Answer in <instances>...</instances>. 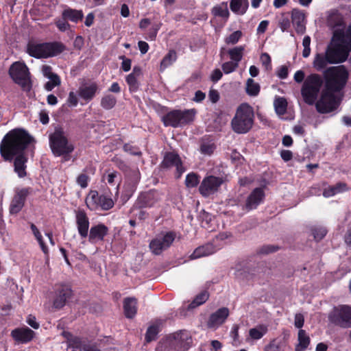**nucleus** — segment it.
<instances>
[{"instance_id": "1", "label": "nucleus", "mask_w": 351, "mask_h": 351, "mask_svg": "<svg viewBox=\"0 0 351 351\" xmlns=\"http://www.w3.org/2000/svg\"><path fill=\"white\" fill-rule=\"evenodd\" d=\"M351 49V34L349 26L346 30L337 29L333 32L330 43L325 53L315 54L313 65L318 71L326 68L328 64H341L347 60Z\"/></svg>"}, {"instance_id": "2", "label": "nucleus", "mask_w": 351, "mask_h": 351, "mask_svg": "<svg viewBox=\"0 0 351 351\" xmlns=\"http://www.w3.org/2000/svg\"><path fill=\"white\" fill-rule=\"evenodd\" d=\"M34 138L23 128H14L9 131L0 143V154L5 161L11 162L16 155L25 154Z\"/></svg>"}, {"instance_id": "3", "label": "nucleus", "mask_w": 351, "mask_h": 351, "mask_svg": "<svg viewBox=\"0 0 351 351\" xmlns=\"http://www.w3.org/2000/svg\"><path fill=\"white\" fill-rule=\"evenodd\" d=\"M326 90L338 93L346 86L349 78V73L344 65L330 66L323 73Z\"/></svg>"}, {"instance_id": "4", "label": "nucleus", "mask_w": 351, "mask_h": 351, "mask_svg": "<svg viewBox=\"0 0 351 351\" xmlns=\"http://www.w3.org/2000/svg\"><path fill=\"white\" fill-rule=\"evenodd\" d=\"M254 111L247 103L240 104L231 121L232 130L237 134H246L253 127Z\"/></svg>"}, {"instance_id": "5", "label": "nucleus", "mask_w": 351, "mask_h": 351, "mask_svg": "<svg viewBox=\"0 0 351 351\" xmlns=\"http://www.w3.org/2000/svg\"><path fill=\"white\" fill-rule=\"evenodd\" d=\"M49 143L52 154L56 157L62 156L65 161L70 159V155L75 149L61 127L56 128L54 132L49 134Z\"/></svg>"}, {"instance_id": "6", "label": "nucleus", "mask_w": 351, "mask_h": 351, "mask_svg": "<svg viewBox=\"0 0 351 351\" xmlns=\"http://www.w3.org/2000/svg\"><path fill=\"white\" fill-rule=\"evenodd\" d=\"M65 50V46L60 42L36 43L29 42L27 53L37 59L54 57Z\"/></svg>"}, {"instance_id": "7", "label": "nucleus", "mask_w": 351, "mask_h": 351, "mask_svg": "<svg viewBox=\"0 0 351 351\" xmlns=\"http://www.w3.org/2000/svg\"><path fill=\"white\" fill-rule=\"evenodd\" d=\"M8 74L23 91L29 93L32 89L31 73L25 62L16 61L9 68Z\"/></svg>"}, {"instance_id": "8", "label": "nucleus", "mask_w": 351, "mask_h": 351, "mask_svg": "<svg viewBox=\"0 0 351 351\" xmlns=\"http://www.w3.org/2000/svg\"><path fill=\"white\" fill-rule=\"evenodd\" d=\"M195 108L172 110L162 117L161 121L165 127L178 128L191 123L195 117Z\"/></svg>"}, {"instance_id": "9", "label": "nucleus", "mask_w": 351, "mask_h": 351, "mask_svg": "<svg viewBox=\"0 0 351 351\" xmlns=\"http://www.w3.org/2000/svg\"><path fill=\"white\" fill-rule=\"evenodd\" d=\"M322 83V79L319 74L313 73L307 76L301 89V95L305 103L309 105L314 104Z\"/></svg>"}, {"instance_id": "10", "label": "nucleus", "mask_w": 351, "mask_h": 351, "mask_svg": "<svg viewBox=\"0 0 351 351\" xmlns=\"http://www.w3.org/2000/svg\"><path fill=\"white\" fill-rule=\"evenodd\" d=\"M330 323L343 328H351V306L339 305L335 306L328 315Z\"/></svg>"}, {"instance_id": "11", "label": "nucleus", "mask_w": 351, "mask_h": 351, "mask_svg": "<svg viewBox=\"0 0 351 351\" xmlns=\"http://www.w3.org/2000/svg\"><path fill=\"white\" fill-rule=\"evenodd\" d=\"M334 92L326 90L322 95L320 99L316 104L317 110L322 114H326L337 110L340 106L342 100Z\"/></svg>"}, {"instance_id": "12", "label": "nucleus", "mask_w": 351, "mask_h": 351, "mask_svg": "<svg viewBox=\"0 0 351 351\" xmlns=\"http://www.w3.org/2000/svg\"><path fill=\"white\" fill-rule=\"evenodd\" d=\"M73 295V291L69 284L56 285L53 295V307L58 310L62 308Z\"/></svg>"}, {"instance_id": "13", "label": "nucleus", "mask_w": 351, "mask_h": 351, "mask_svg": "<svg viewBox=\"0 0 351 351\" xmlns=\"http://www.w3.org/2000/svg\"><path fill=\"white\" fill-rule=\"evenodd\" d=\"M161 169L167 170L172 167H176V178H180L185 171L182 159L179 154L176 152H165L162 162L159 165Z\"/></svg>"}, {"instance_id": "14", "label": "nucleus", "mask_w": 351, "mask_h": 351, "mask_svg": "<svg viewBox=\"0 0 351 351\" xmlns=\"http://www.w3.org/2000/svg\"><path fill=\"white\" fill-rule=\"evenodd\" d=\"M32 193L33 189L29 186L16 189L10 204V213L11 215H17L24 207L27 197L32 195Z\"/></svg>"}, {"instance_id": "15", "label": "nucleus", "mask_w": 351, "mask_h": 351, "mask_svg": "<svg viewBox=\"0 0 351 351\" xmlns=\"http://www.w3.org/2000/svg\"><path fill=\"white\" fill-rule=\"evenodd\" d=\"M175 239L176 234L174 232H167L162 237L153 239L149 243V247L152 254L160 255L171 245Z\"/></svg>"}, {"instance_id": "16", "label": "nucleus", "mask_w": 351, "mask_h": 351, "mask_svg": "<svg viewBox=\"0 0 351 351\" xmlns=\"http://www.w3.org/2000/svg\"><path fill=\"white\" fill-rule=\"evenodd\" d=\"M223 183L221 177L208 176L205 177L199 186V192L203 197H208L219 191Z\"/></svg>"}, {"instance_id": "17", "label": "nucleus", "mask_w": 351, "mask_h": 351, "mask_svg": "<svg viewBox=\"0 0 351 351\" xmlns=\"http://www.w3.org/2000/svg\"><path fill=\"white\" fill-rule=\"evenodd\" d=\"M36 332L27 326L18 327L10 332V337L14 341L15 344H27L31 342L35 337Z\"/></svg>"}, {"instance_id": "18", "label": "nucleus", "mask_w": 351, "mask_h": 351, "mask_svg": "<svg viewBox=\"0 0 351 351\" xmlns=\"http://www.w3.org/2000/svg\"><path fill=\"white\" fill-rule=\"evenodd\" d=\"M159 200L158 193L155 190L141 193L135 202L134 206L137 208H151Z\"/></svg>"}, {"instance_id": "19", "label": "nucleus", "mask_w": 351, "mask_h": 351, "mask_svg": "<svg viewBox=\"0 0 351 351\" xmlns=\"http://www.w3.org/2000/svg\"><path fill=\"white\" fill-rule=\"evenodd\" d=\"M108 232L109 228L104 223H99L93 225L88 233V241L92 244L104 241Z\"/></svg>"}, {"instance_id": "20", "label": "nucleus", "mask_w": 351, "mask_h": 351, "mask_svg": "<svg viewBox=\"0 0 351 351\" xmlns=\"http://www.w3.org/2000/svg\"><path fill=\"white\" fill-rule=\"evenodd\" d=\"M192 338L186 331H180L174 335L173 346L176 351H187L191 346Z\"/></svg>"}, {"instance_id": "21", "label": "nucleus", "mask_w": 351, "mask_h": 351, "mask_svg": "<svg viewBox=\"0 0 351 351\" xmlns=\"http://www.w3.org/2000/svg\"><path fill=\"white\" fill-rule=\"evenodd\" d=\"M265 198V192L262 188H255L247 197L245 208L247 210L256 209L258 206L263 201Z\"/></svg>"}, {"instance_id": "22", "label": "nucleus", "mask_w": 351, "mask_h": 351, "mask_svg": "<svg viewBox=\"0 0 351 351\" xmlns=\"http://www.w3.org/2000/svg\"><path fill=\"white\" fill-rule=\"evenodd\" d=\"M76 225L77 231L82 239L86 238L89 232V219L84 210L76 212Z\"/></svg>"}, {"instance_id": "23", "label": "nucleus", "mask_w": 351, "mask_h": 351, "mask_svg": "<svg viewBox=\"0 0 351 351\" xmlns=\"http://www.w3.org/2000/svg\"><path fill=\"white\" fill-rule=\"evenodd\" d=\"M229 315V310L228 308L222 307L219 308L216 312L212 313L207 322L209 328H214L222 324Z\"/></svg>"}, {"instance_id": "24", "label": "nucleus", "mask_w": 351, "mask_h": 351, "mask_svg": "<svg viewBox=\"0 0 351 351\" xmlns=\"http://www.w3.org/2000/svg\"><path fill=\"white\" fill-rule=\"evenodd\" d=\"M304 19L305 15L302 11L298 9H293L291 11V22L295 27V32L298 34H303L305 32Z\"/></svg>"}, {"instance_id": "25", "label": "nucleus", "mask_w": 351, "mask_h": 351, "mask_svg": "<svg viewBox=\"0 0 351 351\" xmlns=\"http://www.w3.org/2000/svg\"><path fill=\"white\" fill-rule=\"evenodd\" d=\"M27 157L25 154L16 155L12 160H14V172L21 178L27 176L26 163L27 162Z\"/></svg>"}, {"instance_id": "26", "label": "nucleus", "mask_w": 351, "mask_h": 351, "mask_svg": "<svg viewBox=\"0 0 351 351\" xmlns=\"http://www.w3.org/2000/svg\"><path fill=\"white\" fill-rule=\"evenodd\" d=\"M138 301L136 298L128 297L123 300V311L125 316L128 319H132L137 313Z\"/></svg>"}, {"instance_id": "27", "label": "nucleus", "mask_w": 351, "mask_h": 351, "mask_svg": "<svg viewBox=\"0 0 351 351\" xmlns=\"http://www.w3.org/2000/svg\"><path fill=\"white\" fill-rule=\"evenodd\" d=\"M216 252L215 246L212 243H206L197 247L190 256L191 259H196L214 254Z\"/></svg>"}, {"instance_id": "28", "label": "nucleus", "mask_w": 351, "mask_h": 351, "mask_svg": "<svg viewBox=\"0 0 351 351\" xmlns=\"http://www.w3.org/2000/svg\"><path fill=\"white\" fill-rule=\"evenodd\" d=\"M350 188L348 184L345 182H339L336 184L329 186L323 191V195L325 197H330L338 193H341L346 191H348Z\"/></svg>"}, {"instance_id": "29", "label": "nucleus", "mask_w": 351, "mask_h": 351, "mask_svg": "<svg viewBox=\"0 0 351 351\" xmlns=\"http://www.w3.org/2000/svg\"><path fill=\"white\" fill-rule=\"evenodd\" d=\"M298 343L295 345V351H305L311 343V339L306 330L300 329L298 333Z\"/></svg>"}, {"instance_id": "30", "label": "nucleus", "mask_w": 351, "mask_h": 351, "mask_svg": "<svg viewBox=\"0 0 351 351\" xmlns=\"http://www.w3.org/2000/svg\"><path fill=\"white\" fill-rule=\"evenodd\" d=\"M97 89V84L93 82L88 86L81 87L79 89V95L86 101H90L95 97Z\"/></svg>"}, {"instance_id": "31", "label": "nucleus", "mask_w": 351, "mask_h": 351, "mask_svg": "<svg viewBox=\"0 0 351 351\" xmlns=\"http://www.w3.org/2000/svg\"><path fill=\"white\" fill-rule=\"evenodd\" d=\"M211 14L215 17H220L228 20L230 16V12L228 8V2H221L215 5L211 9Z\"/></svg>"}, {"instance_id": "32", "label": "nucleus", "mask_w": 351, "mask_h": 351, "mask_svg": "<svg viewBox=\"0 0 351 351\" xmlns=\"http://www.w3.org/2000/svg\"><path fill=\"white\" fill-rule=\"evenodd\" d=\"M230 10L236 14H244L248 9V0H231Z\"/></svg>"}, {"instance_id": "33", "label": "nucleus", "mask_w": 351, "mask_h": 351, "mask_svg": "<svg viewBox=\"0 0 351 351\" xmlns=\"http://www.w3.org/2000/svg\"><path fill=\"white\" fill-rule=\"evenodd\" d=\"M84 14L82 10H77L71 8L66 9L62 12L64 19L69 20L74 23H78L83 19Z\"/></svg>"}, {"instance_id": "34", "label": "nucleus", "mask_w": 351, "mask_h": 351, "mask_svg": "<svg viewBox=\"0 0 351 351\" xmlns=\"http://www.w3.org/2000/svg\"><path fill=\"white\" fill-rule=\"evenodd\" d=\"M177 58L176 51L174 49H170L161 60L160 70L162 71L171 66L176 61Z\"/></svg>"}, {"instance_id": "35", "label": "nucleus", "mask_w": 351, "mask_h": 351, "mask_svg": "<svg viewBox=\"0 0 351 351\" xmlns=\"http://www.w3.org/2000/svg\"><path fill=\"white\" fill-rule=\"evenodd\" d=\"M268 331L267 326L265 324H259L255 328H252L249 330L250 337L254 340L261 339Z\"/></svg>"}, {"instance_id": "36", "label": "nucleus", "mask_w": 351, "mask_h": 351, "mask_svg": "<svg viewBox=\"0 0 351 351\" xmlns=\"http://www.w3.org/2000/svg\"><path fill=\"white\" fill-rule=\"evenodd\" d=\"M244 50L245 48L243 46H238L228 49L227 53L232 62L239 64V62L242 60Z\"/></svg>"}, {"instance_id": "37", "label": "nucleus", "mask_w": 351, "mask_h": 351, "mask_svg": "<svg viewBox=\"0 0 351 351\" xmlns=\"http://www.w3.org/2000/svg\"><path fill=\"white\" fill-rule=\"evenodd\" d=\"M103 180H106L111 186H114L117 184L119 186L121 181V174L116 171H108L104 175Z\"/></svg>"}, {"instance_id": "38", "label": "nucleus", "mask_w": 351, "mask_h": 351, "mask_svg": "<svg viewBox=\"0 0 351 351\" xmlns=\"http://www.w3.org/2000/svg\"><path fill=\"white\" fill-rule=\"evenodd\" d=\"M245 90L248 95L255 97L259 94L261 87L260 85L257 82H255L253 79L249 78L246 82Z\"/></svg>"}, {"instance_id": "39", "label": "nucleus", "mask_w": 351, "mask_h": 351, "mask_svg": "<svg viewBox=\"0 0 351 351\" xmlns=\"http://www.w3.org/2000/svg\"><path fill=\"white\" fill-rule=\"evenodd\" d=\"M276 112L279 115H283L287 112V101L285 97H278L275 99L274 102Z\"/></svg>"}, {"instance_id": "40", "label": "nucleus", "mask_w": 351, "mask_h": 351, "mask_svg": "<svg viewBox=\"0 0 351 351\" xmlns=\"http://www.w3.org/2000/svg\"><path fill=\"white\" fill-rule=\"evenodd\" d=\"M117 104L116 97L110 94L106 95L102 97L100 105L105 110H110Z\"/></svg>"}, {"instance_id": "41", "label": "nucleus", "mask_w": 351, "mask_h": 351, "mask_svg": "<svg viewBox=\"0 0 351 351\" xmlns=\"http://www.w3.org/2000/svg\"><path fill=\"white\" fill-rule=\"evenodd\" d=\"M311 231L315 241L317 242L322 240L328 233V230L324 226H313Z\"/></svg>"}, {"instance_id": "42", "label": "nucleus", "mask_w": 351, "mask_h": 351, "mask_svg": "<svg viewBox=\"0 0 351 351\" xmlns=\"http://www.w3.org/2000/svg\"><path fill=\"white\" fill-rule=\"evenodd\" d=\"M209 294L208 291H204L197 294L193 302L189 304V307L191 308H195L199 305L203 304L208 299Z\"/></svg>"}, {"instance_id": "43", "label": "nucleus", "mask_w": 351, "mask_h": 351, "mask_svg": "<svg viewBox=\"0 0 351 351\" xmlns=\"http://www.w3.org/2000/svg\"><path fill=\"white\" fill-rule=\"evenodd\" d=\"M101 195L97 191H91L86 197V203L88 207H97L99 204V199Z\"/></svg>"}, {"instance_id": "44", "label": "nucleus", "mask_w": 351, "mask_h": 351, "mask_svg": "<svg viewBox=\"0 0 351 351\" xmlns=\"http://www.w3.org/2000/svg\"><path fill=\"white\" fill-rule=\"evenodd\" d=\"M199 183V177L195 173H190L186 175L185 179V185L188 188L196 187Z\"/></svg>"}, {"instance_id": "45", "label": "nucleus", "mask_w": 351, "mask_h": 351, "mask_svg": "<svg viewBox=\"0 0 351 351\" xmlns=\"http://www.w3.org/2000/svg\"><path fill=\"white\" fill-rule=\"evenodd\" d=\"M114 204L112 198L106 195H101V197L99 199L98 206H100L102 210H110L114 206Z\"/></svg>"}, {"instance_id": "46", "label": "nucleus", "mask_w": 351, "mask_h": 351, "mask_svg": "<svg viewBox=\"0 0 351 351\" xmlns=\"http://www.w3.org/2000/svg\"><path fill=\"white\" fill-rule=\"evenodd\" d=\"M159 332V328L157 325H152L148 327L145 334V341L149 343L156 339Z\"/></svg>"}, {"instance_id": "47", "label": "nucleus", "mask_w": 351, "mask_h": 351, "mask_svg": "<svg viewBox=\"0 0 351 351\" xmlns=\"http://www.w3.org/2000/svg\"><path fill=\"white\" fill-rule=\"evenodd\" d=\"M278 26L282 32H287L291 27V21L288 13L282 14L279 21Z\"/></svg>"}, {"instance_id": "48", "label": "nucleus", "mask_w": 351, "mask_h": 351, "mask_svg": "<svg viewBox=\"0 0 351 351\" xmlns=\"http://www.w3.org/2000/svg\"><path fill=\"white\" fill-rule=\"evenodd\" d=\"M127 84L129 86V90L130 92H136L139 88V83L137 80V77L133 75V74H129L125 79Z\"/></svg>"}, {"instance_id": "49", "label": "nucleus", "mask_w": 351, "mask_h": 351, "mask_svg": "<svg viewBox=\"0 0 351 351\" xmlns=\"http://www.w3.org/2000/svg\"><path fill=\"white\" fill-rule=\"evenodd\" d=\"M242 36L241 31H235L225 38V43L227 45H235L239 42Z\"/></svg>"}, {"instance_id": "50", "label": "nucleus", "mask_w": 351, "mask_h": 351, "mask_svg": "<svg viewBox=\"0 0 351 351\" xmlns=\"http://www.w3.org/2000/svg\"><path fill=\"white\" fill-rule=\"evenodd\" d=\"M138 176L135 173L130 178V182H127L125 184V188H128V192L130 193V196L132 195V193L136 191V186L139 181Z\"/></svg>"}, {"instance_id": "51", "label": "nucleus", "mask_w": 351, "mask_h": 351, "mask_svg": "<svg viewBox=\"0 0 351 351\" xmlns=\"http://www.w3.org/2000/svg\"><path fill=\"white\" fill-rule=\"evenodd\" d=\"M216 146L215 143L210 142H204L200 145V152L203 154L211 155L215 149Z\"/></svg>"}, {"instance_id": "52", "label": "nucleus", "mask_w": 351, "mask_h": 351, "mask_svg": "<svg viewBox=\"0 0 351 351\" xmlns=\"http://www.w3.org/2000/svg\"><path fill=\"white\" fill-rule=\"evenodd\" d=\"M123 149L124 152H128L133 156H140L142 155V152H141L139 147L130 143H125L123 146Z\"/></svg>"}, {"instance_id": "53", "label": "nucleus", "mask_w": 351, "mask_h": 351, "mask_svg": "<svg viewBox=\"0 0 351 351\" xmlns=\"http://www.w3.org/2000/svg\"><path fill=\"white\" fill-rule=\"evenodd\" d=\"M60 84V79L59 76H53V78H50L49 81L47 82L44 86L45 90L47 91L52 90L56 86Z\"/></svg>"}, {"instance_id": "54", "label": "nucleus", "mask_w": 351, "mask_h": 351, "mask_svg": "<svg viewBox=\"0 0 351 351\" xmlns=\"http://www.w3.org/2000/svg\"><path fill=\"white\" fill-rule=\"evenodd\" d=\"M261 61L266 71H269L272 69L271 58L267 53H263L261 54Z\"/></svg>"}, {"instance_id": "55", "label": "nucleus", "mask_w": 351, "mask_h": 351, "mask_svg": "<svg viewBox=\"0 0 351 351\" xmlns=\"http://www.w3.org/2000/svg\"><path fill=\"white\" fill-rule=\"evenodd\" d=\"M238 64L237 62L229 61L224 62L221 67L223 71V72L226 74L230 73L236 70V69L238 67Z\"/></svg>"}, {"instance_id": "56", "label": "nucleus", "mask_w": 351, "mask_h": 351, "mask_svg": "<svg viewBox=\"0 0 351 351\" xmlns=\"http://www.w3.org/2000/svg\"><path fill=\"white\" fill-rule=\"evenodd\" d=\"M88 181L89 177L85 173H81L77 178V183L83 189L87 187Z\"/></svg>"}, {"instance_id": "57", "label": "nucleus", "mask_w": 351, "mask_h": 351, "mask_svg": "<svg viewBox=\"0 0 351 351\" xmlns=\"http://www.w3.org/2000/svg\"><path fill=\"white\" fill-rule=\"evenodd\" d=\"M114 165L122 171H126L128 169V166L124 160L119 157H114L112 160Z\"/></svg>"}, {"instance_id": "58", "label": "nucleus", "mask_w": 351, "mask_h": 351, "mask_svg": "<svg viewBox=\"0 0 351 351\" xmlns=\"http://www.w3.org/2000/svg\"><path fill=\"white\" fill-rule=\"evenodd\" d=\"M278 249H279V247L278 246L273 245H264L259 249L258 253L263 254H267L269 253L275 252Z\"/></svg>"}, {"instance_id": "59", "label": "nucleus", "mask_w": 351, "mask_h": 351, "mask_svg": "<svg viewBox=\"0 0 351 351\" xmlns=\"http://www.w3.org/2000/svg\"><path fill=\"white\" fill-rule=\"evenodd\" d=\"M119 58L123 60L121 63V69L123 71L125 72L129 71L131 69L132 60L130 58H125V56H121Z\"/></svg>"}, {"instance_id": "60", "label": "nucleus", "mask_w": 351, "mask_h": 351, "mask_svg": "<svg viewBox=\"0 0 351 351\" xmlns=\"http://www.w3.org/2000/svg\"><path fill=\"white\" fill-rule=\"evenodd\" d=\"M276 75L280 79H286L289 75L288 67L286 65L281 66L277 71Z\"/></svg>"}, {"instance_id": "61", "label": "nucleus", "mask_w": 351, "mask_h": 351, "mask_svg": "<svg viewBox=\"0 0 351 351\" xmlns=\"http://www.w3.org/2000/svg\"><path fill=\"white\" fill-rule=\"evenodd\" d=\"M304 318L302 314L297 313L295 315L294 326L299 329H302L304 326Z\"/></svg>"}, {"instance_id": "62", "label": "nucleus", "mask_w": 351, "mask_h": 351, "mask_svg": "<svg viewBox=\"0 0 351 351\" xmlns=\"http://www.w3.org/2000/svg\"><path fill=\"white\" fill-rule=\"evenodd\" d=\"M68 343L69 346L73 348H80L82 346V341L80 338L77 337H73L68 339Z\"/></svg>"}, {"instance_id": "63", "label": "nucleus", "mask_w": 351, "mask_h": 351, "mask_svg": "<svg viewBox=\"0 0 351 351\" xmlns=\"http://www.w3.org/2000/svg\"><path fill=\"white\" fill-rule=\"evenodd\" d=\"M42 71L44 76L47 77L48 79L53 78V76H58L57 74L53 73L52 68L51 66L44 65L43 66Z\"/></svg>"}, {"instance_id": "64", "label": "nucleus", "mask_w": 351, "mask_h": 351, "mask_svg": "<svg viewBox=\"0 0 351 351\" xmlns=\"http://www.w3.org/2000/svg\"><path fill=\"white\" fill-rule=\"evenodd\" d=\"M265 351H280L279 345L276 341L274 339L265 347Z\"/></svg>"}]
</instances>
